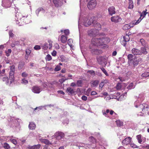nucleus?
<instances>
[{"instance_id":"obj_1","label":"nucleus","mask_w":149,"mask_h":149,"mask_svg":"<svg viewBox=\"0 0 149 149\" xmlns=\"http://www.w3.org/2000/svg\"><path fill=\"white\" fill-rule=\"evenodd\" d=\"M144 96L142 94L139 95L137 98L134 103L135 107H139L142 110V112H140L137 114V116H143L144 114L147 113L148 115H149V108L148 105L146 104L143 103L140 104V103L143 101L144 100Z\"/></svg>"},{"instance_id":"obj_2","label":"nucleus","mask_w":149,"mask_h":149,"mask_svg":"<svg viewBox=\"0 0 149 149\" xmlns=\"http://www.w3.org/2000/svg\"><path fill=\"white\" fill-rule=\"evenodd\" d=\"M15 21L16 23L19 26L28 24L31 22L29 16H22L21 14L19 13L16 15Z\"/></svg>"},{"instance_id":"obj_3","label":"nucleus","mask_w":149,"mask_h":149,"mask_svg":"<svg viewBox=\"0 0 149 149\" xmlns=\"http://www.w3.org/2000/svg\"><path fill=\"white\" fill-rule=\"evenodd\" d=\"M83 22L84 25L86 27L92 24L93 26L97 28V29H96L97 30V31L98 30L101 29V25L100 24L97 22L95 20H94V18L93 17H92L90 19H88L86 17L84 18Z\"/></svg>"},{"instance_id":"obj_4","label":"nucleus","mask_w":149,"mask_h":149,"mask_svg":"<svg viewBox=\"0 0 149 149\" xmlns=\"http://www.w3.org/2000/svg\"><path fill=\"white\" fill-rule=\"evenodd\" d=\"M96 42H93V39L91 40V43L90 45V51L93 54L95 55H99L102 53V51L97 48L98 46H100L98 45Z\"/></svg>"},{"instance_id":"obj_5","label":"nucleus","mask_w":149,"mask_h":149,"mask_svg":"<svg viewBox=\"0 0 149 149\" xmlns=\"http://www.w3.org/2000/svg\"><path fill=\"white\" fill-rule=\"evenodd\" d=\"M93 42H96L99 45H104V47H107V45L105 43H108L110 41V39L108 37H104L102 38H93Z\"/></svg>"},{"instance_id":"obj_6","label":"nucleus","mask_w":149,"mask_h":149,"mask_svg":"<svg viewBox=\"0 0 149 149\" xmlns=\"http://www.w3.org/2000/svg\"><path fill=\"white\" fill-rule=\"evenodd\" d=\"M52 137V138L54 137H55L56 139L58 141H55L54 143L55 144H59V142H60L62 139H64L65 137V134L63 132L58 131L54 133V135Z\"/></svg>"},{"instance_id":"obj_7","label":"nucleus","mask_w":149,"mask_h":149,"mask_svg":"<svg viewBox=\"0 0 149 149\" xmlns=\"http://www.w3.org/2000/svg\"><path fill=\"white\" fill-rule=\"evenodd\" d=\"M10 118H8V120L9 123V124H8V125L11 127H14V126L17 127L19 126L20 124V122L21 120L18 119H15L14 117L10 116Z\"/></svg>"},{"instance_id":"obj_8","label":"nucleus","mask_w":149,"mask_h":149,"mask_svg":"<svg viewBox=\"0 0 149 149\" xmlns=\"http://www.w3.org/2000/svg\"><path fill=\"white\" fill-rule=\"evenodd\" d=\"M10 71L9 72V78L10 83H13L15 81L14 74H15V67L14 65L10 67Z\"/></svg>"},{"instance_id":"obj_9","label":"nucleus","mask_w":149,"mask_h":149,"mask_svg":"<svg viewBox=\"0 0 149 149\" xmlns=\"http://www.w3.org/2000/svg\"><path fill=\"white\" fill-rule=\"evenodd\" d=\"M0 79L8 86H10L12 83H10V79L8 78L6 74H3L2 75H0Z\"/></svg>"},{"instance_id":"obj_10","label":"nucleus","mask_w":149,"mask_h":149,"mask_svg":"<svg viewBox=\"0 0 149 149\" xmlns=\"http://www.w3.org/2000/svg\"><path fill=\"white\" fill-rule=\"evenodd\" d=\"M96 5V2L95 0H90L88 3L87 7L90 10L95 8Z\"/></svg>"},{"instance_id":"obj_11","label":"nucleus","mask_w":149,"mask_h":149,"mask_svg":"<svg viewBox=\"0 0 149 149\" xmlns=\"http://www.w3.org/2000/svg\"><path fill=\"white\" fill-rule=\"evenodd\" d=\"M2 6L5 8L10 7L11 6V2L10 0H3Z\"/></svg>"},{"instance_id":"obj_12","label":"nucleus","mask_w":149,"mask_h":149,"mask_svg":"<svg viewBox=\"0 0 149 149\" xmlns=\"http://www.w3.org/2000/svg\"><path fill=\"white\" fill-rule=\"evenodd\" d=\"M111 20L113 22L118 23L121 21L122 19L119 16L116 15L112 17H111Z\"/></svg>"},{"instance_id":"obj_13","label":"nucleus","mask_w":149,"mask_h":149,"mask_svg":"<svg viewBox=\"0 0 149 149\" xmlns=\"http://www.w3.org/2000/svg\"><path fill=\"white\" fill-rule=\"evenodd\" d=\"M53 3L56 7L61 6L63 4V0H52Z\"/></svg>"},{"instance_id":"obj_14","label":"nucleus","mask_w":149,"mask_h":149,"mask_svg":"<svg viewBox=\"0 0 149 149\" xmlns=\"http://www.w3.org/2000/svg\"><path fill=\"white\" fill-rule=\"evenodd\" d=\"M41 47L42 48L45 50H47L48 48L49 49H51L52 47V43H49L48 45L47 43L45 42L44 44H41Z\"/></svg>"},{"instance_id":"obj_15","label":"nucleus","mask_w":149,"mask_h":149,"mask_svg":"<svg viewBox=\"0 0 149 149\" xmlns=\"http://www.w3.org/2000/svg\"><path fill=\"white\" fill-rule=\"evenodd\" d=\"M131 139L132 138L130 137H127L122 141L123 145H127L129 144L131 142Z\"/></svg>"},{"instance_id":"obj_16","label":"nucleus","mask_w":149,"mask_h":149,"mask_svg":"<svg viewBox=\"0 0 149 149\" xmlns=\"http://www.w3.org/2000/svg\"><path fill=\"white\" fill-rule=\"evenodd\" d=\"M42 90V89L38 86H33L32 88V91L35 93H39Z\"/></svg>"},{"instance_id":"obj_17","label":"nucleus","mask_w":149,"mask_h":149,"mask_svg":"<svg viewBox=\"0 0 149 149\" xmlns=\"http://www.w3.org/2000/svg\"><path fill=\"white\" fill-rule=\"evenodd\" d=\"M136 138L138 141V142L140 144L144 143L146 140V138L141 136V135L139 134L136 136Z\"/></svg>"},{"instance_id":"obj_18","label":"nucleus","mask_w":149,"mask_h":149,"mask_svg":"<svg viewBox=\"0 0 149 149\" xmlns=\"http://www.w3.org/2000/svg\"><path fill=\"white\" fill-rule=\"evenodd\" d=\"M97 31L95 29H94L88 31V33L90 36H94L97 34Z\"/></svg>"},{"instance_id":"obj_19","label":"nucleus","mask_w":149,"mask_h":149,"mask_svg":"<svg viewBox=\"0 0 149 149\" xmlns=\"http://www.w3.org/2000/svg\"><path fill=\"white\" fill-rule=\"evenodd\" d=\"M97 61L100 65H103V63L104 65H106L107 64L106 59L103 57H100L97 58Z\"/></svg>"},{"instance_id":"obj_20","label":"nucleus","mask_w":149,"mask_h":149,"mask_svg":"<svg viewBox=\"0 0 149 149\" xmlns=\"http://www.w3.org/2000/svg\"><path fill=\"white\" fill-rule=\"evenodd\" d=\"M132 54L134 55H141V51L135 48H133L132 50Z\"/></svg>"},{"instance_id":"obj_21","label":"nucleus","mask_w":149,"mask_h":149,"mask_svg":"<svg viewBox=\"0 0 149 149\" xmlns=\"http://www.w3.org/2000/svg\"><path fill=\"white\" fill-rule=\"evenodd\" d=\"M142 59L141 58H139L137 59L136 58H134L132 61V63L134 67L137 65L141 61Z\"/></svg>"},{"instance_id":"obj_22","label":"nucleus","mask_w":149,"mask_h":149,"mask_svg":"<svg viewBox=\"0 0 149 149\" xmlns=\"http://www.w3.org/2000/svg\"><path fill=\"white\" fill-rule=\"evenodd\" d=\"M130 40V38L129 36L126 35L123 37V40L122 43V44L125 47L127 44V42L129 41Z\"/></svg>"},{"instance_id":"obj_23","label":"nucleus","mask_w":149,"mask_h":149,"mask_svg":"<svg viewBox=\"0 0 149 149\" xmlns=\"http://www.w3.org/2000/svg\"><path fill=\"white\" fill-rule=\"evenodd\" d=\"M108 12L109 14L112 16L115 13V8L113 6L109 7L108 9Z\"/></svg>"},{"instance_id":"obj_24","label":"nucleus","mask_w":149,"mask_h":149,"mask_svg":"<svg viewBox=\"0 0 149 149\" xmlns=\"http://www.w3.org/2000/svg\"><path fill=\"white\" fill-rule=\"evenodd\" d=\"M134 26V25L132 23L125 25L123 27V29L124 30H126L129 29L131 27Z\"/></svg>"},{"instance_id":"obj_25","label":"nucleus","mask_w":149,"mask_h":149,"mask_svg":"<svg viewBox=\"0 0 149 149\" xmlns=\"http://www.w3.org/2000/svg\"><path fill=\"white\" fill-rule=\"evenodd\" d=\"M40 141L41 142L45 144L46 145H48L52 144V143L49 141V140L47 139H40Z\"/></svg>"},{"instance_id":"obj_26","label":"nucleus","mask_w":149,"mask_h":149,"mask_svg":"<svg viewBox=\"0 0 149 149\" xmlns=\"http://www.w3.org/2000/svg\"><path fill=\"white\" fill-rule=\"evenodd\" d=\"M66 91L67 92L69 95H72L74 93L75 91L74 90L70 87H68L67 88Z\"/></svg>"},{"instance_id":"obj_27","label":"nucleus","mask_w":149,"mask_h":149,"mask_svg":"<svg viewBox=\"0 0 149 149\" xmlns=\"http://www.w3.org/2000/svg\"><path fill=\"white\" fill-rule=\"evenodd\" d=\"M41 146V145L40 144L34 145L33 146H29L28 148L29 149H39Z\"/></svg>"},{"instance_id":"obj_28","label":"nucleus","mask_w":149,"mask_h":149,"mask_svg":"<svg viewBox=\"0 0 149 149\" xmlns=\"http://www.w3.org/2000/svg\"><path fill=\"white\" fill-rule=\"evenodd\" d=\"M36 127V125L35 123L33 122H30L29 125V128L30 130H34Z\"/></svg>"},{"instance_id":"obj_29","label":"nucleus","mask_w":149,"mask_h":149,"mask_svg":"<svg viewBox=\"0 0 149 149\" xmlns=\"http://www.w3.org/2000/svg\"><path fill=\"white\" fill-rule=\"evenodd\" d=\"M142 16V14H141L140 15V17L136 21H134L133 22V23H132V24L134 25V26L135 25L138 24L143 19V18H141Z\"/></svg>"},{"instance_id":"obj_30","label":"nucleus","mask_w":149,"mask_h":149,"mask_svg":"<svg viewBox=\"0 0 149 149\" xmlns=\"http://www.w3.org/2000/svg\"><path fill=\"white\" fill-rule=\"evenodd\" d=\"M99 84V81L97 80L92 81L91 82V86L92 87H96Z\"/></svg>"},{"instance_id":"obj_31","label":"nucleus","mask_w":149,"mask_h":149,"mask_svg":"<svg viewBox=\"0 0 149 149\" xmlns=\"http://www.w3.org/2000/svg\"><path fill=\"white\" fill-rule=\"evenodd\" d=\"M59 60L62 62H66L67 61V58L64 55H61L59 57Z\"/></svg>"},{"instance_id":"obj_32","label":"nucleus","mask_w":149,"mask_h":149,"mask_svg":"<svg viewBox=\"0 0 149 149\" xmlns=\"http://www.w3.org/2000/svg\"><path fill=\"white\" fill-rule=\"evenodd\" d=\"M67 37L64 35H62L60 38V40L63 43H65L67 40Z\"/></svg>"},{"instance_id":"obj_33","label":"nucleus","mask_w":149,"mask_h":149,"mask_svg":"<svg viewBox=\"0 0 149 149\" xmlns=\"http://www.w3.org/2000/svg\"><path fill=\"white\" fill-rule=\"evenodd\" d=\"M141 55L142 54H147L148 52L146 51V49L144 47H141Z\"/></svg>"},{"instance_id":"obj_34","label":"nucleus","mask_w":149,"mask_h":149,"mask_svg":"<svg viewBox=\"0 0 149 149\" xmlns=\"http://www.w3.org/2000/svg\"><path fill=\"white\" fill-rule=\"evenodd\" d=\"M127 94V92H125L124 93H123L120 96L119 99L120 100H124L126 97Z\"/></svg>"},{"instance_id":"obj_35","label":"nucleus","mask_w":149,"mask_h":149,"mask_svg":"<svg viewBox=\"0 0 149 149\" xmlns=\"http://www.w3.org/2000/svg\"><path fill=\"white\" fill-rule=\"evenodd\" d=\"M48 90V91H50L54 93L55 92L54 86L52 84L50 85L49 86Z\"/></svg>"},{"instance_id":"obj_36","label":"nucleus","mask_w":149,"mask_h":149,"mask_svg":"<svg viewBox=\"0 0 149 149\" xmlns=\"http://www.w3.org/2000/svg\"><path fill=\"white\" fill-rule=\"evenodd\" d=\"M135 87V86L132 83L130 84L127 87V88L128 90H130L134 88Z\"/></svg>"},{"instance_id":"obj_37","label":"nucleus","mask_w":149,"mask_h":149,"mask_svg":"<svg viewBox=\"0 0 149 149\" xmlns=\"http://www.w3.org/2000/svg\"><path fill=\"white\" fill-rule=\"evenodd\" d=\"M141 76L143 78H146L149 76V72H145L141 74Z\"/></svg>"},{"instance_id":"obj_38","label":"nucleus","mask_w":149,"mask_h":149,"mask_svg":"<svg viewBox=\"0 0 149 149\" xmlns=\"http://www.w3.org/2000/svg\"><path fill=\"white\" fill-rule=\"evenodd\" d=\"M116 123L118 126H121L123 125V123L120 120H117L116 121Z\"/></svg>"},{"instance_id":"obj_39","label":"nucleus","mask_w":149,"mask_h":149,"mask_svg":"<svg viewBox=\"0 0 149 149\" xmlns=\"http://www.w3.org/2000/svg\"><path fill=\"white\" fill-rule=\"evenodd\" d=\"M134 56L132 54H129L127 56V58L128 59L129 61L130 62L131 61H132L133 59H134L133 58Z\"/></svg>"},{"instance_id":"obj_40","label":"nucleus","mask_w":149,"mask_h":149,"mask_svg":"<svg viewBox=\"0 0 149 149\" xmlns=\"http://www.w3.org/2000/svg\"><path fill=\"white\" fill-rule=\"evenodd\" d=\"M2 66L1 65H0V75H2L3 74L5 73V70L4 69H2Z\"/></svg>"},{"instance_id":"obj_41","label":"nucleus","mask_w":149,"mask_h":149,"mask_svg":"<svg viewBox=\"0 0 149 149\" xmlns=\"http://www.w3.org/2000/svg\"><path fill=\"white\" fill-rule=\"evenodd\" d=\"M21 82L22 84L26 85L28 84V81L25 78H24L22 79Z\"/></svg>"},{"instance_id":"obj_42","label":"nucleus","mask_w":149,"mask_h":149,"mask_svg":"<svg viewBox=\"0 0 149 149\" xmlns=\"http://www.w3.org/2000/svg\"><path fill=\"white\" fill-rule=\"evenodd\" d=\"M13 30H9L8 34L10 38H13L14 36V34L13 33Z\"/></svg>"},{"instance_id":"obj_43","label":"nucleus","mask_w":149,"mask_h":149,"mask_svg":"<svg viewBox=\"0 0 149 149\" xmlns=\"http://www.w3.org/2000/svg\"><path fill=\"white\" fill-rule=\"evenodd\" d=\"M3 147L6 149H10V148L9 145L7 143H5L3 145Z\"/></svg>"},{"instance_id":"obj_44","label":"nucleus","mask_w":149,"mask_h":149,"mask_svg":"<svg viewBox=\"0 0 149 149\" xmlns=\"http://www.w3.org/2000/svg\"><path fill=\"white\" fill-rule=\"evenodd\" d=\"M89 140L92 143H94L96 142L95 139L92 136H90L89 137Z\"/></svg>"},{"instance_id":"obj_45","label":"nucleus","mask_w":149,"mask_h":149,"mask_svg":"<svg viewBox=\"0 0 149 149\" xmlns=\"http://www.w3.org/2000/svg\"><path fill=\"white\" fill-rule=\"evenodd\" d=\"M148 9L146 8L145 10H144L142 12V16H143V17L142 18H143V19L145 16L146 15L147 13H148V12H147ZM141 14H142V13H141Z\"/></svg>"},{"instance_id":"obj_46","label":"nucleus","mask_w":149,"mask_h":149,"mask_svg":"<svg viewBox=\"0 0 149 149\" xmlns=\"http://www.w3.org/2000/svg\"><path fill=\"white\" fill-rule=\"evenodd\" d=\"M45 107V106H40L34 109V111H36L38 110V111H39V110L42 109V108Z\"/></svg>"},{"instance_id":"obj_47","label":"nucleus","mask_w":149,"mask_h":149,"mask_svg":"<svg viewBox=\"0 0 149 149\" xmlns=\"http://www.w3.org/2000/svg\"><path fill=\"white\" fill-rule=\"evenodd\" d=\"M133 8V3L132 1H130L129 2V8L132 9Z\"/></svg>"},{"instance_id":"obj_48","label":"nucleus","mask_w":149,"mask_h":149,"mask_svg":"<svg viewBox=\"0 0 149 149\" xmlns=\"http://www.w3.org/2000/svg\"><path fill=\"white\" fill-rule=\"evenodd\" d=\"M82 83V81L81 80H78L77 81V84L78 87H81Z\"/></svg>"},{"instance_id":"obj_49","label":"nucleus","mask_w":149,"mask_h":149,"mask_svg":"<svg viewBox=\"0 0 149 149\" xmlns=\"http://www.w3.org/2000/svg\"><path fill=\"white\" fill-rule=\"evenodd\" d=\"M73 42V41L72 39H70L68 40V44L70 47L71 48H72V43Z\"/></svg>"},{"instance_id":"obj_50","label":"nucleus","mask_w":149,"mask_h":149,"mask_svg":"<svg viewBox=\"0 0 149 149\" xmlns=\"http://www.w3.org/2000/svg\"><path fill=\"white\" fill-rule=\"evenodd\" d=\"M42 8H39L37 9L36 11V13L37 16L38 17L40 12L41 11V10H42Z\"/></svg>"},{"instance_id":"obj_51","label":"nucleus","mask_w":149,"mask_h":149,"mask_svg":"<svg viewBox=\"0 0 149 149\" xmlns=\"http://www.w3.org/2000/svg\"><path fill=\"white\" fill-rule=\"evenodd\" d=\"M121 87L122 86L121 85V84L120 83H118L117 84L116 87V89L120 90L121 89Z\"/></svg>"},{"instance_id":"obj_52","label":"nucleus","mask_w":149,"mask_h":149,"mask_svg":"<svg viewBox=\"0 0 149 149\" xmlns=\"http://www.w3.org/2000/svg\"><path fill=\"white\" fill-rule=\"evenodd\" d=\"M11 52V50L10 49H8V50L5 51V53L6 54V56H8L10 55V54Z\"/></svg>"},{"instance_id":"obj_53","label":"nucleus","mask_w":149,"mask_h":149,"mask_svg":"<svg viewBox=\"0 0 149 149\" xmlns=\"http://www.w3.org/2000/svg\"><path fill=\"white\" fill-rule=\"evenodd\" d=\"M101 70L102 71V72L107 76H108L109 74H108L107 72L105 70V69L103 67L100 68Z\"/></svg>"},{"instance_id":"obj_54","label":"nucleus","mask_w":149,"mask_h":149,"mask_svg":"<svg viewBox=\"0 0 149 149\" xmlns=\"http://www.w3.org/2000/svg\"><path fill=\"white\" fill-rule=\"evenodd\" d=\"M130 144L131 147L133 148H139L138 146H137L136 145L134 144L133 143H132L131 142L130 143Z\"/></svg>"},{"instance_id":"obj_55","label":"nucleus","mask_w":149,"mask_h":149,"mask_svg":"<svg viewBox=\"0 0 149 149\" xmlns=\"http://www.w3.org/2000/svg\"><path fill=\"white\" fill-rule=\"evenodd\" d=\"M6 44L2 45H0V54L2 55V51H1L3 49V48L4 47V45Z\"/></svg>"},{"instance_id":"obj_56","label":"nucleus","mask_w":149,"mask_h":149,"mask_svg":"<svg viewBox=\"0 0 149 149\" xmlns=\"http://www.w3.org/2000/svg\"><path fill=\"white\" fill-rule=\"evenodd\" d=\"M10 140L15 145L17 144V141L16 140L11 138H10Z\"/></svg>"},{"instance_id":"obj_57","label":"nucleus","mask_w":149,"mask_h":149,"mask_svg":"<svg viewBox=\"0 0 149 149\" xmlns=\"http://www.w3.org/2000/svg\"><path fill=\"white\" fill-rule=\"evenodd\" d=\"M61 67L59 65H57L56 66L54 69V71L57 72L60 70H61Z\"/></svg>"},{"instance_id":"obj_58","label":"nucleus","mask_w":149,"mask_h":149,"mask_svg":"<svg viewBox=\"0 0 149 149\" xmlns=\"http://www.w3.org/2000/svg\"><path fill=\"white\" fill-rule=\"evenodd\" d=\"M87 72L89 73L92 75H95V72L93 70H88L87 71Z\"/></svg>"},{"instance_id":"obj_59","label":"nucleus","mask_w":149,"mask_h":149,"mask_svg":"<svg viewBox=\"0 0 149 149\" xmlns=\"http://www.w3.org/2000/svg\"><path fill=\"white\" fill-rule=\"evenodd\" d=\"M52 57L50 55L48 54L46 56L45 59L47 61H49L52 59Z\"/></svg>"},{"instance_id":"obj_60","label":"nucleus","mask_w":149,"mask_h":149,"mask_svg":"<svg viewBox=\"0 0 149 149\" xmlns=\"http://www.w3.org/2000/svg\"><path fill=\"white\" fill-rule=\"evenodd\" d=\"M104 85V82H102L100 83L99 85V88L100 90H102V87Z\"/></svg>"},{"instance_id":"obj_61","label":"nucleus","mask_w":149,"mask_h":149,"mask_svg":"<svg viewBox=\"0 0 149 149\" xmlns=\"http://www.w3.org/2000/svg\"><path fill=\"white\" fill-rule=\"evenodd\" d=\"M41 49V47L40 46L38 45H36L34 46V49L36 50H39Z\"/></svg>"},{"instance_id":"obj_62","label":"nucleus","mask_w":149,"mask_h":149,"mask_svg":"<svg viewBox=\"0 0 149 149\" xmlns=\"http://www.w3.org/2000/svg\"><path fill=\"white\" fill-rule=\"evenodd\" d=\"M28 75V74L26 72H24L22 73L21 74L22 76L23 77H27Z\"/></svg>"},{"instance_id":"obj_63","label":"nucleus","mask_w":149,"mask_h":149,"mask_svg":"<svg viewBox=\"0 0 149 149\" xmlns=\"http://www.w3.org/2000/svg\"><path fill=\"white\" fill-rule=\"evenodd\" d=\"M69 123V119L68 118H66L65 120H64L63 122V123L64 124H68Z\"/></svg>"},{"instance_id":"obj_64","label":"nucleus","mask_w":149,"mask_h":149,"mask_svg":"<svg viewBox=\"0 0 149 149\" xmlns=\"http://www.w3.org/2000/svg\"><path fill=\"white\" fill-rule=\"evenodd\" d=\"M142 147L143 149H149V145H146L142 146Z\"/></svg>"}]
</instances>
